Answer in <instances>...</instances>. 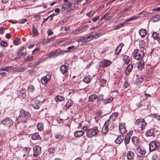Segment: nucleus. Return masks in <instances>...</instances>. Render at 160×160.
I'll return each instance as SVG.
<instances>
[{
  "mask_svg": "<svg viewBox=\"0 0 160 160\" xmlns=\"http://www.w3.org/2000/svg\"><path fill=\"white\" fill-rule=\"evenodd\" d=\"M31 117L30 114L28 112L22 109L20 111V115L17 119L18 122L25 123Z\"/></svg>",
  "mask_w": 160,
  "mask_h": 160,
  "instance_id": "obj_1",
  "label": "nucleus"
},
{
  "mask_svg": "<svg viewBox=\"0 0 160 160\" xmlns=\"http://www.w3.org/2000/svg\"><path fill=\"white\" fill-rule=\"evenodd\" d=\"M98 127L95 126L91 129L88 130L87 132V136L89 138H91L95 136L98 133Z\"/></svg>",
  "mask_w": 160,
  "mask_h": 160,
  "instance_id": "obj_2",
  "label": "nucleus"
},
{
  "mask_svg": "<svg viewBox=\"0 0 160 160\" xmlns=\"http://www.w3.org/2000/svg\"><path fill=\"white\" fill-rule=\"evenodd\" d=\"M133 57L135 58L138 61L142 60L144 56V52L141 50L139 51L138 49H136L134 50L133 52Z\"/></svg>",
  "mask_w": 160,
  "mask_h": 160,
  "instance_id": "obj_3",
  "label": "nucleus"
},
{
  "mask_svg": "<svg viewBox=\"0 0 160 160\" xmlns=\"http://www.w3.org/2000/svg\"><path fill=\"white\" fill-rule=\"evenodd\" d=\"M135 124L138 126V128L141 130L144 128L147 125V123L145 122L144 119L143 118L137 120Z\"/></svg>",
  "mask_w": 160,
  "mask_h": 160,
  "instance_id": "obj_4",
  "label": "nucleus"
},
{
  "mask_svg": "<svg viewBox=\"0 0 160 160\" xmlns=\"http://www.w3.org/2000/svg\"><path fill=\"white\" fill-rule=\"evenodd\" d=\"M1 123L3 125L10 128L13 124V121L10 118H6L1 122Z\"/></svg>",
  "mask_w": 160,
  "mask_h": 160,
  "instance_id": "obj_5",
  "label": "nucleus"
},
{
  "mask_svg": "<svg viewBox=\"0 0 160 160\" xmlns=\"http://www.w3.org/2000/svg\"><path fill=\"white\" fill-rule=\"evenodd\" d=\"M139 17H137V16H132L131 17L125 20L124 22L123 23H121L119 24L117 26H115L114 27V29L115 30H117L120 28L121 27H122L124 26V25L127 22L129 21H132L133 20H136L138 19V18H139Z\"/></svg>",
  "mask_w": 160,
  "mask_h": 160,
  "instance_id": "obj_6",
  "label": "nucleus"
},
{
  "mask_svg": "<svg viewBox=\"0 0 160 160\" xmlns=\"http://www.w3.org/2000/svg\"><path fill=\"white\" fill-rule=\"evenodd\" d=\"M33 157L34 158H37L38 156L41 153V147L37 145L34 146L33 148Z\"/></svg>",
  "mask_w": 160,
  "mask_h": 160,
  "instance_id": "obj_7",
  "label": "nucleus"
},
{
  "mask_svg": "<svg viewBox=\"0 0 160 160\" xmlns=\"http://www.w3.org/2000/svg\"><path fill=\"white\" fill-rule=\"evenodd\" d=\"M42 102L40 101L39 100L37 99L36 100H32L31 101V106L35 109H38L40 105V104Z\"/></svg>",
  "mask_w": 160,
  "mask_h": 160,
  "instance_id": "obj_8",
  "label": "nucleus"
},
{
  "mask_svg": "<svg viewBox=\"0 0 160 160\" xmlns=\"http://www.w3.org/2000/svg\"><path fill=\"white\" fill-rule=\"evenodd\" d=\"M112 63V62L108 60L103 59L100 62L99 67L104 68L107 67Z\"/></svg>",
  "mask_w": 160,
  "mask_h": 160,
  "instance_id": "obj_9",
  "label": "nucleus"
},
{
  "mask_svg": "<svg viewBox=\"0 0 160 160\" xmlns=\"http://www.w3.org/2000/svg\"><path fill=\"white\" fill-rule=\"evenodd\" d=\"M114 139L115 143L117 144H120L123 141L124 139V136L123 135H120L117 136V135H114Z\"/></svg>",
  "mask_w": 160,
  "mask_h": 160,
  "instance_id": "obj_10",
  "label": "nucleus"
},
{
  "mask_svg": "<svg viewBox=\"0 0 160 160\" xmlns=\"http://www.w3.org/2000/svg\"><path fill=\"white\" fill-rule=\"evenodd\" d=\"M69 66V63H65L64 65H61L60 68V70L63 74L66 73L68 70V67Z\"/></svg>",
  "mask_w": 160,
  "mask_h": 160,
  "instance_id": "obj_11",
  "label": "nucleus"
},
{
  "mask_svg": "<svg viewBox=\"0 0 160 160\" xmlns=\"http://www.w3.org/2000/svg\"><path fill=\"white\" fill-rule=\"evenodd\" d=\"M111 123L109 122V120H106L105 122L103 127L102 130V133L105 134L108 131V127Z\"/></svg>",
  "mask_w": 160,
  "mask_h": 160,
  "instance_id": "obj_12",
  "label": "nucleus"
},
{
  "mask_svg": "<svg viewBox=\"0 0 160 160\" xmlns=\"http://www.w3.org/2000/svg\"><path fill=\"white\" fill-rule=\"evenodd\" d=\"M51 77V75L47 74L45 76H44L41 79V82L42 84H45L47 83Z\"/></svg>",
  "mask_w": 160,
  "mask_h": 160,
  "instance_id": "obj_13",
  "label": "nucleus"
},
{
  "mask_svg": "<svg viewBox=\"0 0 160 160\" xmlns=\"http://www.w3.org/2000/svg\"><path fill=\"white\" fill-rule=\"evenodd\" d=\"M149 149L150 152L155 150L157 148V145L155 141L151 142L149 144Z\"/></svg>",
  "mask_w": 160,
  "mask_h": 160,
  "instance_id": "obj_14",
  "label": "nucleus"
},
{
  "mask_svg": "<svg viewBox=\"0 0 160 160\" xmlns=\"http://www.w3.org/2000/svg\"><path fill=\"white\" fill-rule=\"evenodd\" d=\"M17 93L20 97L23 98L26 96V90L24 88H21L20 91H17Z\"/></svg>",
  "mask_w": 160,
  "mask_h": 160,
  "instance_id": "obj_15",
  "label": "nucleus"
},
{
  "mask_svg": "<svg viewBox=\"0 0 160 160\" xmlns=\"http://www.w3.org/2000/svg\"><path fill=\"white\" fill-rule=\"evenodd\" d=\"M31 149L29 147H25L22 149L21 154L23 155V157H25L27 155L28 156L31 150Z\"/></svg>",
  "mask_w": 160,
  "mask_h": 160,
  "instance_id": "obj_16",
  "label": "nucleus"
},
{
  "mask_svg": "<svg viewBox=\"0 0 160 160\" xmlns=\"http://www.w3.org/2000/svg\"><path fill=\"white\" fill-rule=\"evenodd\" d=\"M14 70V68L12 66H7L2 67L0 68V71H6L8 72H11L12 70Z\"/></svg>",
  "mask_w": 160,
  "mask_h": 160,
  "instance_id": "obj_17",
  "label": "nucleus"
},
{
  "mask_svg": "<svg viewBox=\"0 0 160 160\" xmlns=\"http://www.w3.org/2000/svg\"><path fill=\"white\" fill-rule=\"evenodd\" d=\"M118 116V114L117 112L114 113L111 115L109 119L107 120H109V122L111 123V122L114 121Z\"/></svg>",
  "mask_w": 160,
  "mask_h": 160,
  "instance_id": "obj_18",
  "label": "nucleus"
},
{
  "mask_svg": "<svg viewBox=\"0 0 160 160\" xmlns=\"http://www.w3.org/2000/svg\"><path fill=\"white\" fill-rule=\"evenodd\" d=\"M132 141L133 144L136 146H138L140 143V141L138 138L136 136L132 138Z\"/></svg>",
  "mask_w": 160,
  "mask_h": 160,
  "instance_id": "obj_19",
  "label": "nucleus"
},
{
  "mask_svg": "<svg viewBox=\"0 0 160 160\" xmlns=\"http://www.w3.org/2000/svg\"><path fill=\"white\" fill-rule=\"evenodd\" d=\"M70 2L68 3L67 10L68 12H70L71 10L74 9L76 8L75 5Z\"/></svg>",
  "mask_w": 160,
  "mask_h": 160,
  "instance_id": "obj_20",
  "label": "nucleus"
},
{
  "mask_svg": "<svg viewBox=\"0 0 160 160\" xmlns=\"http://www.w3.org/2000/svg\"><path fill=\"white\" fill-rule=\"evenodd\" d=\"M137 78L134 81V83L137 85L139 84L142 81L143 78L140 75H137Z\"/></svg>",
  "mask_w": 160,
  "mask_h": 160,
  "instance_id": "obj_21",
  "label": "nucleus"
},
{
  "mask_svg": "<svg viewBox=\"0 0 160 160\" xmlns=\"http://www.w3.org/2000/svg\"><path fill=\"white\" fill-rule=\"evenodd\" d=\"M147 31L145 29L142 28L139 31V33L142 37H145L147 34Z\"/></svg>",
  "mask_w": 160,
  "mask_h": 160,
  "instance_id": "obj_22",
  "label": "nucleus"
},
{
  "mask_svg": "<svg viewBox=\"0 0 160 160\" xmlns=\"http://www.w3.org/2000/svg\"><path fill=\"white\" fill-rule=\"evenodd\" d=\"M134 157V154L133 152L131 151L128 152L127 153V158L128 160H132Z\"/></svg>",
  "mask_w": 160,
  "mask_h": 160,
  "instance_id": "obj_23",
  "label": "nucleus"
},
{
  "mask_svg": "<svg viewBox=\"0 0 160 160\" xmlns=\"http://www.w3.org/2000/svg\"><path fill=\"white\" fill-rule=\"evenodd\" d=\"M60 54L59 52H56L55 51H53L48 53V57H56L59 56Z\"/></svg>",
  "mask_w": 160,
  "mask_h": 160,
  "instance_id": "obj_24",
  "label": "nucleus"
},
{
  "mask_svg": "<svg viewBox=\"0 0 160 160\" xmlns=\"http://www.w3.org/2000/svg\"><path fill=\"white\" fill-rule=\"evenodd\" d=\"M84 134V132L82 131H76L74 133V135L75 137H79L83 136Z\"/></svg>",
  "mask_w": 160,
  "mask_h": 160,
  "instance_id": "obj_25",
  "label": "nucleus"
},
{
  "mask_svg": "<svg viewBox=\"0 0 160 160\" xmlns=\"http://www.w3.org/2000/svg\"><path fill=\"white\" fill-rule=\"evenodd\" d=\"M140 61L138 63L137 68L140 70L142 69L144 65V62L143 60H140Z\"/></svg>",
  "mask_w": 160,
  "mask_h": 160,
  "instance_id": "obj_26",
  "label": "nucleus"
},
{
  "mask_svg": "<svg viewBox=\"0 0 160 160\" xmlns=\"http://www.w3.org/2000/svg\"><path fill=\"white\" fill-rule=\"evenodd\" d=\"M160 20V15H157L153 17L151 19V21L153 22H158Z\"/></svg>",
  "mask_w": 160,
  "mask_h": 160,
  "instance_id": "obj_27",
  "label": "nucleus"
},
{
  "mask_svg": "<svg viewBox=\"0 0 160 160\" xmlns=\"http://www.w3.org/2000/svg\"><path fill=\"white\" fill-rule=\"evenodd\" d=\"M18 122V124H15L14 125V128H13V131L16 132L17 131L18 132H20L21 131V129L20 127H19V125Z\"/></svg>",
  "mask_w": 160,
  "mask_h": 160,
  "instance_id": "obj_28",
  "label": "nucleus"
},
{
  "mask_svg": "<svg viewBox=\"0 0 160 160\" xmlns=\"http://www.w3.org/2000/svg\"><path fill=\"white\" fill-rule=\"evenodd\" d=\"M37 129L38 131H42L44 128L43 124L42 122H38L37 125Z\"/></svg>",
  "mask_w": 160,
  "mask_h": 160,
  "instance_id": "obj_29",
  "label": "nucleus"
},
{
  "mask_svg": "<svg viewBox=\"0 0 160 160\" xmlns=\"http://www.w3.org/2000/svg\"><path fill=\"white\" fill-rule=\"evenodd\" d=\"M151 13H152L148 12H141L138 13V14L139 15H142L143 16V17L146 18L150 17Z\"/></svg>",
  "mask_w": 160,
  "mask_h": 160,
  "instance_id": "obj_30",
  "label": "nucleus"
},
{
  "mask_svg": "<svg viewBox=\"0 0 160 160\" xmlns=\"http://www.w3.org/2000/svg\"><path fill=\"white\" fill-rule=\"evenodd\" d=\"M138 152L142 155H145L146 153V150L143 147H138Z\"/></svg>",
  "mask_w": 160,
  "mask_h": 160,
  "instance_id": "obj_31",
  "label": "nucleus"
},
{
  "mask_svg": "<svg viewBox=\"0 0 160 160\" xmlns=\"http://www.w3.org/2000/svg\"><path fill=\"white\" fill-rule=\"evenodd\" d=\"M54 138L55 139L60 141L63 138V135L60 133H56L54 135Z\"/></svg>",
  "mask_w": 160,
  "mask_h": 160,
  "instance_id": "obj_32",
  "label": "nucleus"
},
{
  "mask_svg": "<svg viewBox=\"0 0 160 160\" xmlns=\"http://www.w3.org/2000/svg\"><path fill=\"white\" fill-rule=\"evenodd\" d=\"M154 133V130L153 129H150L148 130L146 133V135L147 136L150 137L152 136Z\"/></svg>",
  "mask_w": 160,
  "mask_h": 160,
  "instance_id": "obj_33",
  "label": "nucleus"
},
{
  "mask_svg": "<svg viewBox=\"0 0 160 160\" xmlns=\"http://www.w3.org/2000/svg\"><path fill=\"white\" fill-rule=\"evenodd\" d=\"M130 58L129 57L126 55H124L123 56V60L126 64H128L130 61Z\"/></svg>",
  "mask_w": 160,
  "mask_h": 160,
  "instance_id": "obj_34",
  "label": "nucleus"
},
{
  "mask_svg": "<svg viewBox=\"0 0 160 160\" xmlns=\"http://www.w3.org/2000/svg\"><path fill=\"white\" fill-rule=\"evenodd\" d=\"M65 99V98L60 95H58L55 98V100L56 102H61Z\"/></svg>",
  "mask_w": 160,
  "mask_h": 160,
  "instance_id": "obj_35",
  "label": "nucleus"
},
{
  "mask_svg": "<svg viewBox=\"0 0 160 160\" xmlns=\"http://www.w3.org/2000/svg\"><path fill=\"white\" fill-rule=\"evenodd\" d=\"M97 96L95 94L91 95L89 97V100L90 102H94L97 98Z\"/></svg>",
  "mask_w": 160,
  "mask_h": 160,
  "instance_id": "obj_36",
  "label": "nucleus"
},
{
  "mask_svg": "<svg viewBox=\"0 0 160 160\" xmlns=\"http://www.w3.org/2000/svg\"><path fill=\"white\" fill-rule=\"evenodd\" d=\"M40 136L38 133L33 134L32 136V138L33 140H38L40 138Z\"/></svg>",
  "mask_w": 160,
  "mask_h": 160,
  "instance_id": "obj_37",
  "label": "nucleus"
},
{
  "mask_svg": "<svg viewBox=\"0 0 160 160\" xmlns=\"http://www.w3.org/2000/svg\"><path fill=\"white\" fill-rule=\"evenodd\" d=\"M32 30L34 36H36L38 34V32L37 29L33 25H32Z\"/></svg>",
  "mask_w": 160,
  "mask_h": 160,
  "instance_id": "obj_38",
  "label": "nucleus"
},
{
  "mask_svg": "<svg viewBox=\"0 0 160 160\" xmlns=\"http://www.w3.org/2000/svg\"><path fill=\"white\" fill-rule=\"evenodd\" d=\"M90 76L89 75L85 77L83 79V81L87 83H89L90 81Z\"/></svg>",
  "mask_w": 160,
  "mask_h": 160,
  "instance_id": "obj_39",
  "label": "nucleus"
},
{
  "mask_svg": "<svg viewBox=\"0 0 160 160\" xmlns=\"http://www.w3.org/2000/svg\"><path fill=\"white\" fill-rule=\"evenodd\" d=\"M130 139V137L128 135H127L125 138L124 142L125 145H127V144L129 143Z\"/></svg>",
  "mask_w": 160,
  "mask_h": 160,
  "instance_id": "obj_40",
  "label": "nucleus"
},
{
  "mask_svg": "<svg viewBox=\"0 0 160 160\" xmlns=\"http://www.w3.org/2000/svg\"><path fill=\"white\" fill-rule=\"evenodd\" d=\"M146 46V43L143 40L140 41L139 43V47L140 48H144Z\"/></svg>",
  "mask_w": 160,
  "mask_h": 160,
  "instance_id": "obj_41",
  "label": "nucleus"
},
{
  "mask_svg": "<svg viewBox=\"0 0 160 160\" xmlns=\"http://www.w3.org/2000/svg\"><path fill=\"white\" fill-rule=\"evenodd\" d=\"M113 100V98L112 97H110L108 98L105 100L104 102V104H106L112 101Z\"/></svg>",
  "mask_w": 160,
  "mask_h": 160,
  "instance_id": "obj_42",
  "label": "nucleus"
},
{
  "mask_svg": "<svg viewBox=\"0 0 160 160\" xmlns=\"http://www.w3.org/2000/svg\"><path fill=\"white\" fill-rule=\"evenodd\" d=\"M152 36L154 39L156 40L159 37V34L156 32H153Z\"/></svg>",
  "mask_w": 160,
  "mask_h": 160,
  "instance_id": "obj_43",
  "label": "nucleus"
},
{
  "mask_svg": "<svg viewBox=\"0 0 160 160\" xmlns=\"http://www.w3.org/2000/svg\"><path fill=\"white\" fill-rule=\"evenodd\" d=\"M72 101H68L66 104V109H68L72 105Z\"/></svg>",
  "mask_w": 160,
  "mask_h": 160,
  "instance_id": "obj_44",
  "label": "nucleus"
},
{
  "mask_svg": "<svg viewBox=\"0 0 160 160\" xmlns=\"http://www.w3.org/2000/svg\"><path fill=\"white\" fill-rule=\"evenodd\" d=\"M35 88L32 85H30L28 89V91L30 92H33Z\"/></svg>",
  "mask_w": 160,
  "mask_h": 160,
  "instance_id": "obj_45",
  "label": "nucleus"
},
{
  "mask_svg": "<svg viewBox=\"0 0 160 160\" xmlns=\"http://www.w3.org/2000/svg\"><path fill=\"white\" fill-rule=\"evenodd\" d=\"M99 83L101 86H103L104 84L106 83V81L105 79L101 78L99 79Z\"/></svg>",
  "mask_w": 160,
  "mask_h": 160,
  "instance_id": "obj_46",
  "label": "nucleus"
},
{
  "mask_svg": "<svg viewBox=\"0 0 160 160\" xmlns=\"http://www.w3.org/2000/svg\"><path fill=\"white\" fill-rule=\"evenodd\" d=\"M121 50L122 49H121V48L120 47H117L116 49V50L115 52V54L117 55H118L121 52Z\"/></svg>",
  "mask_w": 160,
  "mask_h": 160,
  "instance_id": "obj_47",
  "label": "nucleus"
},
{
  "mask_svg": "<svg viewBox=\"0 0 160 160\" xmlns=\"http://www.w3.org/2000/svg\"><path fill=\"white\" fill-rule=\"evenodd\" d=\"M55 149L54 147H51L48 150V151L50 153L53 154L55 152Z\"/></svg>",
  "mask_w": 160,
  "mask_h": 160,
  "instance_id": "obj_48",
  "label": "nucleus"
},
{
  "mask_svg": "<svg viewBox=\"0 0 160 160\" xmlns=\"http://www.w3.org/2000/svg\"><path fill=\"white\" fill-rule=\"evenodd\" d=\"M24 59L26 61H31L33 59V56H27L26 58H24Z\"/></svg>",
  "mask_w": 160,
  "mask_h": 160,
  "instance_id": "obj_49",
  "label": "nucleus"
},
{
  "mask_svg": "<svg viewBox=\"0 0 160 160\" xmlns=\"http://www.w3.org/2000/svg\"><path fill=\"white\" fill-rule=\"evenodd\" d=\"M95 11H91L87 13V16L89 17H90L92 16L95 13Z\"/></svg>",
  "mask_w": 160,
  "mask_h": 160,
  "instance_id": "obj_50",
  "label": "nucleus"
},
{
  "mask_svg": "<svg viewBox=\"0 0 160 160\" xmlns=\"http://www.w3.org/2000/svg\"><path fill=\"white\" fill-rule=\"evenodd\" d=\"M0 44L1 46L3 47H6L8 45L7 43L4 41H1L0 42Z\"/></svg>",
  "mask_w": 160,
  "mask_h": 160,
  "instance_id": "obj_51",
  "label": "nucleus"
},
{
  "mask_svg": "<svg viewBox=\"0 0 160 160\" xmlns=\"http://www.w3.org/2000/svg\"><path fill=\"white\" fill-rule=\"evenodd\" d=\"M103 96L102 95H99L98 96H97V102H99V101H100L101 100H103Z\"/></svg>",
  "mask_w": 160,
  "mask_h": 160,
  "instance_id": "obj_52",
  "label": "nucleus"
},
{
  "mask_svg": "<svg viewBox=\"0 0 160 160\" xmlns=\"http://www.w3.org/2000/svg\"><path fill=\"white\" fill-rule=\"evenodd\" d=\"M132 68H133V65H132V64H130L128 65L126 69H127L128 70V72H131V71Z\"/></svg>",
  "mask_w": 160,
  "mask_h": 160,
  "instance_id": "obj_53",
  "label": "nucleus"
},
{
  "mask_svg": "<svg viewBox=\"0 0 160 160\" xmlns=\"http://www.w3.org/2000/svg\"><path fill=\"white\" fill-rule=\"evenodd\" d=\"M92 36H88L87 38H85V40H83V42H88L90 40H92Z\"/></svg>",
  "mask_w": 160,
  "mask_h": 160,
  "instance_id": "obj_54",
  "label": "nucleus"
},
{
  "mask_svg": "<svg viewBox=\"0 0 160 160\" xmlns=\"http://www.w3.org/2000/svg\"><path fill=\"white\" fill-rule=\"evenodd\" d=\"M26 47L24 46H22L20 47L19 52L26 51Z\"/></svg>",
  "mask_w": 160,
  "mask_h": 160,
  "instance_id": "obj_55",
  "label": "nucleus"
},
{
  "mask_svg": "<svg viewBox=\"0 0 160 160\" xmlns=\"http://www.w3.org/2000/svg\"><path fill=\"white\" fill-rule=\"evenodd\" d=\"M19 41L20 39L19 38H15L13 41V44L15 45H18V42Z\"/></svg>",
  "mask_w": 160,
  "mask_h": 160,
  "instance_id": "obj_56",
  "label": "nucleus"
},
{
  "mask_svg": "<svg viewBox=\"0 0 160 160\" xmlns=\"http://www.w3.org/2000/svg\"><path fill=\"white\" fill-rule=\"evenodd\" d=\"M26 68L24 67H21L17 68L16 71L18 72H23L25 70Z\"/></svg>",
  "mask_w": 160,
  "mask_h": 160,
  "instance_id": "obj_57",
  "label": "nucleus"
},
{
  "mask_svg": "<svg viewBox=\"0 0 160 160\" xmlns=\"http://www.w3.org/2000/svg\"><path fill=\"white\" fill-rule=\"evenodd\" d=\"M67 7V5L66 4H63L62 5L61 8V10L62 12H64L66 9Z\"/></svg>",
  "mask_w": 160,
  "mask_h": 160,
  "instance_id": "obj_58",
  "label": "nucleus"
},
{
  "mask_svg": "<svg viewBox=\"0 0 160 160\" xmlns=\"http://www.w3.org/2000/svg\"><path fill=\"white\" fill-rule=\"evenodd\" d=\"M119 131L122 134H124L126 132V130L125 128H122L121 129L119 130Z\"/></svg>",
  "mask_w": 160,
  "mask_h": 160,
  "instance_id": "obj_59",
  "label": "nucleus"
},
{
  "mask_svg": "<svg viewBox=\"0 0 160 160\" xmlns=\"http://www.w3.org/2000/svg\"><path fill=\"white\" fill-rule=\"evenodd\" d=\"M55 39V37H52L48 39L46 41L47 43H50L51 42L53 41Z\"/></svg>",
  "mask_w": 160,
  "mask_h": 160,
  "instance_id": "obj_60",
  "label": "nucleus"
},
{
  "mask_svg": "<svg viewBox=\"0 0 160 160\" xmlns=\"http://www.w3.org/2000/svg\"><path fill=\"white\" fill-rule=\"evenodd\" d=\"M158 157V154L156 153H155L152 156V158L153 160H155Z\"/></svg>",
  "mask_w": 160,
  "mask_h": 160,
  "instance_id": "obj_61",
  "label": "nucleus"
},
{
  "mask_svg": "<svg viewBox=\"0 0 160 160\" xmlns=\"http://www.w3.org/2000/svg\"><path fill=\"white\" fill-rule=\"evenodd\" d=\"M99 16H96V17L93 18L92 19V20L93 22H96L99 19Z\"/></svg>",
  "mask_w": 160,
  "mask_h": 160,
  "instance_id": "obj_62",
  "label": "nucleus"
},
{
  "mask_svg": "<svg viewBox=\"0 0 160 160\" xmlns=\"http://www.w3.org/2000/svg\"><path fill=\"white\" fill-rule=\"evenodd\" d=\"M129 85V84L128 82L127 81H125L124 82V88H127Z\"/></svg>",
  "mask_w": 160,
  "mask_h": 160,
  "instance_id": "obj_63",
  "label": "nucleus"
},
{
  "mask_svg": "<svg viewBox=\"0 0 160 160\" xmlns=\"http://www.w3.org/2000/svg\"><path fill=\"white\" fill-rule=\"evenodd\" d=\"M40 61H36L34 62L33 64H32V67L33 68L35 67L37 65H38Z\"/></svg>",
  "mask_w": 160,
  "mask_h": 160,
  "instance_id": "obj_64",
  "label": "nucleus"
}]
</instances>
